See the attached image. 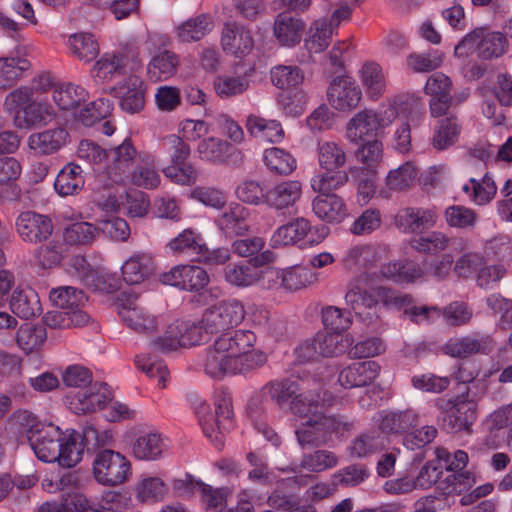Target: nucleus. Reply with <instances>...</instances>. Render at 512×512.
I'll list each match as a JSON object with an SVG mask.
<instances>
[{"label": "nucleus", "instance_id": "44", "mask_svg": "<svg viewBox=\"0 0 512 512\" xmlns=\"http://www.w3.org/2000/svg\"><path fill=\"white\" fill-rule=\"evenodd\" d=\"M233 150L232 145L217 137L203 139L197 147L200 159L214 164L225 163Z\"/></svg>", "mask_w": 512, "mask_h": 512}, {"label": "nucleus", "instance_id": "13", "mask_svg": "<svg viewBox=\"0 0 512 512\" xmlns=\"http://www.w3.org/2000/svg\"><path fill=\"white\" fill-rule=\"evenodd\" d=\"M274 260L270 250L260 252L250 260L229 264L224 269L225 280L232 286L245 288L257 284L258 267L267 265Z\"/></svg>", "mask_w": 512, "mask_h": 512}, {"label": "nucleus", "instance_id": "7", "mask_svg": "<svg viewBox=\"0 0 512 512\" xmlns=\"http://www.w3.org/2000/svg\"><path fill=\"white\" fill-rule=\"evenodd\" d=\"M215 414L209 411L206 403L196 409L199 424L204 435L214 443L217 449L224 446V435L233 428V410L230 393L219 389L214 395Z\"/></svg>", "mask_w": 512, "mask_h": 512}, {"label": "nucleus", "instance_id": "48", "mask_svg": "<svg viewBox=\"0 0 512 512\" xmlns=\"http://www.w3.org/2000/svg\"><path fill=\"white\" fill-rule=\"evenodd\" d=\"M359 77L370 98L377 99L384 93L386 82L379 64L366 62L359 71Z\"/></svg>", "mask_w": 512, "mask_h": 512}, {"label": "nucleus", "instance_id": "36", "mask_svg": "<svg viewBox=\"0 0 512 512\" xmlns=\"http://www.w3.org/2000/svg\"><path fill=\"white\" fill-rule=\"evenodd\" d=\"M245 126L248 133L260 141L279 143L284 138V130L277 120L251 114L247 117Z\"/></svg>", "mask_w": 512, "mask_h": 512}, {"label": "nucleus", "instance_id": "18", "mask_svg": "<svg viewBox=\"0 0 512 512\" xmlns=\"http://www.w3.org/2000/svg\"><path fill=\"white\" fill-rule=\"evenodd\" d=\"M15 227L23 241L34 244L49 239L54 230L52 220L48 216L34 211L20 213L16 219Z\"/></svg>", "mask_w": 512, "mask_h": 512}, {"label": "nucleus", "instance_id": "14", "mask_svg": "<svg viewBox=\"0 0 512 512\" xmlns=\"http://www.w3.org/2000/svg\"><path fill=\"white\" fill-rule=\"evenodd\" d=\"M62 503L67 512H124L127 505L126 498L115 491L103 493L99 502H91L81 493H72Z\"/></svg>", "mask_w": 512, "mask_h": 512}, {"label": "nucleus", "instance_id": "30", "mask_svg": "<svg viewBox=\"0 0 512 512\" xmlns=\"http://www.w3.org/2000/svg\"><path fill=\"white\" fill-rule=\"evenodd\" d=\"M333 395L324 389H320L316 394H295L290 403V409L293 414L307 420L313 414H317L319 407H329L333 404Z\"/></svg>", "mask_w": 512, "mask_h": 512}, {"label": "nucleus", "instance_id": "19", "mask_svg": "<svg viewBox=\"0 0 512 512\" xmlns=\"http://www.w3.org/2000/svg\"><path fill=\"white\" fill-rule=\"evenodd\" d=\"M160 281L163 284L174 286L186 291H200L209 282L207 272L193 265H178L168 272L160 275Z\"/></svg>", "mask_w": 512, "mask_h": 512}, {"label": "nucleus", "instance_id": "40", "mask_svg": "<svg viewBox=\"0 0 512 512\" xmlns=\"http://www.w3.org/2000/svg\"><path fill=\"white\" fill-rule=\"evenodd\" d=\"M83 186L82 168L74 163L65 165L58 173L54 182V188L61 196L77 194Z\"/></svg>", "mask_w": 512, "mask_h": 512}, {"label": "nucleus", "instance_id": "39", "mask_svg": "<svg viewBox=\"0 0 512 512\" xmlns=\"http://www.w3.org/2000/svg\"><path fill=\"white\" fill-rule=\"evenodd\" d=\"M378 261L377 251L372 245H356L351 247L344 256L343 263L351 272L367 273Z\"/></svg>", "mask_w": 512, "mask_h": 512}, {"label": "nucleus", "instance_id": "8", "mask_svg": "<svg viewBox=\"0 0 512 512\" xmlns=\"http://www.w3.org/2000/svg\"><path fill=\"white\" fill-rule=\"evenodd\" d=\"M508 48L509 41L503 32L478 27L466 34L455 46L454 55L466 58L475 53L481 60H493L503 56Z\"/></svg>", "mask_w": 512, "mask_h": 512}, {"label": "nucleus", "instance_id": "37", "mask_svg": "<svg viewBox=\"0 0 512 512\" xmlns=\"http://www.w3.org/2000/svg\"><path fill=\"white\" fill-rule=\"evenodd\" d=\"M245 348L231 356L230 375L249 376L262 368L268 360L261 350Z\"/></svg>", "mask_w": 512, "mask_h": 512}, {"label": "nucleus", "instance_id": "11", "mask_svg": "<svg viewBox=\"0 0 512 512\" xmlns=\"http://www.w3.org/2000/svg\"><path fill=\"white\" fill-rule=\"evenodd\" d=\"M131 474L130 462L119 452L99 451L93 461V475L97 482L107 486L124 483Z\"/></svg>", "mask_w": 512, "mask_h": 512}, {"label": "nucleus", "instance_id": "26", "mask_svg": "<svg viewBox=\"0 0 512 512\" xmlns=\"http://www.w3.org/2000/svg\"><path fill=\"white\" fill-rule=\"evenodd\" d=\"M379 429L383 433L404 436L419 422V415L413 409L384 410L378 413Z\"/></svg>", "mask_w": 512, "mask_h": 512}, {"label": "nucleus", "instance_id": "29", "mask_svg": "<svg viewBox=\"0 0 512 512\" xmlns=\"http://www.w3.org/2000/svg\"><path fill=\"white\" fill-rule=\"evenodd\" d=\"M249 209L239 203H230L216 218V224L227 236L245 234L249 229Z\"/></svg>", "mask_w": 512, "mask_h": 512}, {"label": "nucleus", "instance_id": "53", "mask_svg": "<svg viewBox=\"0 0 512 512\" xmlns=\"http://www.w3.org/2000/svg\"><path fill=\"white\" fill-rule=\"evenodd\" d=\"M163 440L160 434L149 432L136 438L132 445L134 456L140 460H156L163 452Z\"/></svg>", "mask_w": 512, "mask_h": 512}, {"label": "nucleus", "instance_id": "1", "mask_svg": "<svg viewBox=\"0 0 512 512\" xmlns=\"http://www.w3.org/2000/svg\"><path fill=\"white\" fill-rule=\"evenodd\" d=\"M141 154L145 153L138 152L129 138L109 150L93 141L82 140L77 149L78 158L91 164L98 179L106 186L123 183Z\"/></svg>", "mask_w": 512, "mask_h": 512}, {"label": "nucleus", "instance_id": "9", "mask_svg": "<svg viewBox=\"0 0 512 512\" xmlns=\"http://www.w3.org/2000/svg\"><path fill=\"white\" fill-rule=\"evenodd\" d=\"M435 406L443 415V426L452 433L470 431L477 419V403L469 397V391L450 398H437Z\"/></svg>", "mask_w": 512, "mask_h": 512}, {"label": "nucleus", "instance_id": "43", "mask_svg": "<svg viewBox=\"0 0 512 512\" xmlns=\"http://www.w3.org/2000/svg\"><path fill=\"white\" fill-rule=\"evenodd\" d=\"M461 132L458 118L454 115L446 116L438 121L434 128L432 145L437 150H445L454 145Z\"/></svg>", "mask_w": 512, "mask_h": 512}, {"label": "nucleus", "instance_id": "55", "mask_svg": "<svg viewBox=\"0 0 512 512\" xmlns=\"http://www.w3.org/2000/svg\"><path fill=\"white\" fill-rule=\"evenodd\" d=\"M386 440L380 431H370L358 435L350 444V455L357 458L367 457L385 447Z\"/></svg>", "mask_w": 512, "mask_h": 512}, {"label": "nucleus", "instance_id": "21", "mask_svg": "<svg viewBox=\"0 0 512 512\" xmlns=\"http://www.w3.org/2000/svg\"><path fill=\"white\" fill-rule=\"evenodd\" d=\"M302 196V184L298 180H284L265 191V204L277 211L293 208Z\"/></svg>", "mask_w": 512, "mask_h": 512}, {"label": "nucleus", "instance_id": "3", "mask_svg": "<svg viewBox=\"0 0 512 512\" xmlns=\"http://www.w3.org/2000/svg\"><path fill=\"white\" fill-rule=\"evenodd\" d=\"M62 381L66 387L77 389L65 397L68 408L75 414L93 413L111 401L108 385L93 383L92 372L82 365H69L62 373Z\"/></svg>", "mask_w": 512, "mask_h": 512}, {"label": "nucleus", "instance_id": "16", "mask_svg": "<svg viewBox=\"0 0 512 512\" xmlns=\"http://www.w3.org/2000/svg\"><path fill=\"white\" fill-rule=\"evenodd\" d=\"M496 349L493 337L482 333H472L455 337L444 345L445 354L456 358H467L475 354H490Z\"/></svg>", "mask_w": 512, "mask_h": 512}, {"label": "nucleus", "instance_id": "54", "mask_svg": "<svg viewBox=\"0 0 512 512\" xmlns=\"http://www.w3.org/2000/svg\"><path fill=\"white\" fill-rule=\"evenodd\" d=\"M99 235V229L93 223L73 221L63 232V239L68 245H90Z\"/></svg>", "mask_w": 512, "mask_h": 512}, {"label": "nucleus", "instance_id": "52", "mask_svg": "<svg viewBox=\"0 0 512 512\" xmlns=\"http://www.w3.org/2000/svg\"><path fill=\"white\" fill-rule=\"evenodd\" d=\"M418 168L414 162L408 161L396 169L389 171L385 183L389 190L402 192L409 190L415 183Z\"/></svg>", "mask_w": 512, "mask_h": 512}, {"label": "nucleus", "instance_id": "12", "mask_svg": "<svg viewBox=\"0 0 512 512\" xmlns=\"http://www.w3.org/2000/svg\"><path fill=\"white\" fill-rule=\"evenodd\" d=\"M245 317L243 304L238 300L223 301L205 310L201 323L206 333L215 334L242 322Z\"/></svg>", "mask_w": 512, "mask_h": 512}, {"label": "nucleus", "instance_id": "56", "mask_svg": "<svg viewBox=\"0 0 512 512\" xmlns=\"http://www.w3.org/2000/svg\"><path fill=\"white\" fill-rule=\"evenodd\" d=\"M173 329L179 334L183 348L200 345L208 341V335H210V333H206V328L201 320L198 323L176 320L173 322Z\"/></svg>", "mask_w": 512, "mask_h": 512}, {"label": "nucleus", "instance_id": "35", "mask_svg": "<svg viewBox=\"0 0 512 512\" xmlns=\"http://www.w3.org/2000/svg\"><path fill=\"white\" fill-rule=\"evenodd\" d=\"M467 240L463 238H450L441 231H432L426 236L411 241V246L418 252L426 254H437L446 250L449 246H459L460 250L465 249Z\"/></svg>", "mask_w": 512, "mask_h": 512}, {"label": "nucleus", "instance_id": "27", "mask_svg": "<svg viewBox=\"0 0 512 512\" xmlns=\"http://www.w3.org/2000/svg\"><path fill=\"white\" fill-rule=\"evenodd\" d=\"M115 96L120 99V107L127 113L140 112L144 107V89L142 80L135 76H129L123 83L113 88Z\"/></svg>", "mask_w": 512, "mask_h": 512}, {"label": "nucleus", "instance_id": "24", "mask_svg": "<svg viewBox=\"0 0 512 512\" xmlns=\"http://www.w3.org/2000/svg\"><path fill=\"white\" fill-rule=\"evenodd\" d=\"M379 372L380 365L376 361L355 362L340 372L338 381L346 389L364 387L371 384Z\"/></svg>", "mask_w": 512, "mask_h": 512}, {"label": "nucleus", "instance_id": "28", "mask_svg": "<svg viewBox=\"0 0 512 512\" xmlns=\"http://www.w3.org/2000/svg\"><path fill=\"white\" fill-rule=\"evenodd\" d=\"M122 321L138 333H152L160 324L159 317L150 314L143 307L129 302L118 307Z\"/></svg>", "mask_w": 512, "mask_h": 512}, {"label": "nucleus", "instance_id": "62", "mask_svg": "<svg viewBox=\"0 0 512 512\" xmlns=\"http://www.w3.org/2000/svg\"><path fill=\"white\" fill-rule=\"evenodd\" d=\"M47 338L46 329L42 325H32L26 323L17 331L16 342L21 350L25 353L37 349Z\"/></svg>", "mask_w": 512, "mask_h": 512}, {"label": "nucleus", "instance_id": "42", "mask_svg": "<svg viewBox=\"0 0 512 512\" xmlns=\"http://www.w3.org/2000/svg\"><path fill=\"white\" fill-rule=\"evenodd\" d=\"M10 308L20 318L35 317L41 310L38 294L31 288L15 290L10 300Z\"/></svg>", "mask_w": 512, "mask_h": 512}, {"label": "nucleus", "instance_id": "61", "mask_svg": "<svg viewBox=\"0 0 512 512\" xmlns=\"http://www.w3.org/2000/svg\"><path fill=\"white\" fill-rule=\"evenodd\" d=\"M446 224L451 228L472 230L478 222V214L463 205H450L444 211Z\"/></svg>", "mask_w": 512, "mask_h": 512}, {"label": "nucleus", "instance_id": "45", "mask_svg": "<svg viewBox=\"0 0 512 512\" xmlns=\"http://www.w3.org/2000/svg\"><path fill=\"white\" fill-rule=\"evenodd\" d=\"M178 56L168 50L155 55L148 64L147 73L152 81H163L172 77L178 68Z\"/></svg>", "mask_w": 512, "mask_h": 512}, {"label": "nucleus", "instance_id": "38", "mask_svg": "<svg viewBox=\"0 0 512 512\" xmlns=\"http://www.w3.org/2000/svg\"><path fill=\"white\" fill-rule=\"evenodd\" d=\"M30 69L31 63L25 57H0V89L6 90L15 86Z\"/></svg>", "mask_w": 512, "mask_h": 512}, {"label": "nucleus", "instance_id": "10", "mask_svg": "<svg viewBox=\"0 0 512 512\" xmlns=\"http://www.w3.org/2000/svg\"><path fill=\"white\" fill-rule=\"evenodd\" d=\"M327 233V227L312 226L309 220L298 217L278 227L272 234L270 243L273 248L294 244L313 246L322 242Z\"/></svg>", "mask_w": 512, "mask_h": 512}, {"label": "nucleus", "instance_id": "49", "mask_svg": "<svg viewBox=\"0 0 512 512\" xmlns=\"http://www.w3.org/2000/svg\"><path fill=\"white\" fill-rule=\"evenodd\" d=\"M167 248L175 255L198 256L203 252L204 242L200 234L185 229L167 244Z\"/></svg>", "mask_w": 512, "mask_h": 512}, {"label": "nucleus", "instance_id": "51", "mask_svg": "<svg viewBox=\"0 0 512 512\" xmlns=\"http://www.w3.org/2000/svg\"><path fill=\"white\" fill-rule=\"evenodd\" d=\"M443 466L438 460L428 461L419 471L413 484L401 480L397 483L398 487L395 490L398 493L410 491L412 488L427 489L436 484L442 474Z\"/></svg>", "mask_w": 512, "mask_h": 512}, {"label": "nucleus", "instance_id": "22", "mask_svg": "<svg viewBox=\"0 0 512 512\" xmlns=\"http://www.w3.org/2000/svg\"><path fill=\"white\" fill-rule=\"evenodd\" d=\"M328 101L339 111L355 108L361 100V90L349 77H338L333 80L327 91Z\"/></svg>", "mask_w": 512, "mask_h": 512}, {"label": "nucleus", "instance_id": "5", "mask_svg": "<svg viewBox=\"0 0 512 512\" xmlns=\"http://www.w3.org/2000/svg\"><path fill=\"white\" fill-rule=\"evenodd\" d=\"M353 429V422L342 414H313L297 426L295 434L301 447L326 445Z\"/></svg>", "mask_w": 512, "mask_h": 512}, {"label": "nucleus", "instance_id": "63", "mask_svg": "<svg viewBox=\"0 0 512 512\" xmlns=\"http://www.w3.org/2000/svg\"><path fill=\"white\" fill-rule=\"evenodd\" d=\"M213 87L220 98L227 99L243 94L249 87V80L244 76L218 75Z\"/></svg>", "mask_w": 512, "mask_h": 512}, {"label": "nucleus", "instance_id": "47", "mask_svg": "<svg viewBox=\"0 0 512 512\" xmlns=\"http://www.w3.org/2000/svg\"><path fill=\"white\" fill-rule=\"evenodd\" d=\"M49 298L55 307L73 312L82 310L81 306H83L87 300L84 292L73 286L53 288L49 293Z\"/></svg>", "mask_w": 512, "mask_h": 512}, {"label": "nucleus", "instance_id": "64", "mask_svg": "<svg viewBox=\"0 0 512 512\" xmlns=\"http://www.w3.org/2000/svg\"><path fill=\"white\" fill-rule=\"evenodd\" d=\"M69 47L80 60L90 62L99 54V45L89 33L74 34L69 37Z\"/></svg>", "mask_w": 512, "mask_h": 512}, {"label": "nucleus", "instance_id": "34", "mask_svg": "<svg viewBox=\"0 0 512 512\" xmlns=\"http://www.w3.org/2000/svg\"><path fill=\"white\" fill-rule=\"evenodd\" d=\"M121 270L123 280L127 284H140L155 270L153 257L148 253H135L125 261Z\"/></svg>", "mask_w": 512, "mask_h": 512}, {"label": "nucleus", "instance_id": "15", "mask_svg": "<svg viewBox=\"0 0 512 512\" xmlns=\"http://www.w3.org/2000/svg\"><path fill=\"white\" fill-rule=\"evenodd\" d=\"M438 218L435 207H403L395 215V225L403 233L420 234L434 228Z\"/></svg>", "mask_w": 512, "mask_h": 512}, {"label": "nucleus", "instance_id": "32", "mask_svg": "<svg viewBox=\"0 0 512 512\" xmlns=\"http://www.w3.org/2000/svg\"><path fill=\"white\" fill-rule=\"evenodd\" d=\"M214 22L210 14L202 13L180 23L176 30V38L181 43H191L202 40L213 29Z\"/></svg>", "mask_w": 512, "mask_h": 512}, {"label": "nucleus", "instance_id": "58", "mask_svg": "<svg viewBox=\"0 0 512 512\" xmlns=\"http://www.w3.org/2000/svg\"><path fill=\"white\" fill-rule=\"evenodd\" d=\"M87 91L79 85L72 83L61 85L54 89L52 98L61 110L77 108L81 102L87 99Z\"/></svg>", "mask_w": 512, "mask_h": 512}, {"label": "nucleus", "instance_id": "6", "mask_svg": "<svg viewBox=\"0 0 512 512\" xmlns=\"http://www.w3.org/2000/svg\"><path fill=\"white\" fill-rule=\"evenodd\" d=\"M256 335L250 330H236L219 336L206 353L204 370L214 379L230 375L231 356L245 348H253Z\"/></svg>", "mask_w": 512, "mask_h": 512}, {"label": "nucleus", "instance_id": "31", "mask_svg": "<svg viewBox=\"0 0 512 512\" xmlns=\"http://www.w3.org/2000/svg\"><path fill=\"white\" fill-rule=\"evenodd\" d=\"M68 132L62 127L51 128L29 136V147L37 154L51 155L59 151L68 140Z\"/></svg>", "mask_w": 512, "mask_h": 512}, {"label": "nucleus", "instance_id": "25", "mask_svg": "<svg viewBox=\"0 0 512 512\" xmlns=\"http://www.w3.org/2000/svg\"><path fill=\"white\" fill-rule=\"evenodd\" d=\"M221 45L227 53L242 57L252 50L254 41L250 31L244 26L236 22H229L224 25L222 30Z\"/></svg>", "mask_w": 512, "mask_h": 512}, {"label": "nucleus", "instance_id": "50", "mask_svg": "<svg viewBox=\"0 0 512 512\" xmlns=\"http://www.w3.org/2000/svg\"><path fill=\"white\" fill-rule=\"evenodd\" d=\"M299 387L296 381L285 378L282 380H272L265 384L261 389L262 398L283 405L298 392Z\"/></svg>", "mask_w": 512, "mask_h": 512}, {"label": "nucleus", "instance_id": "23", "mask_svg": "<svg viewBox=\"0 0 512 512\" xmlns=\"http://www.w3.org/2000/svg\"><path fill=\"white\" fill-rule=\"evenodd\" d=\"M312 211L320 220L339 224L349 216L345 200L335 193L318 194L312 200Z\"/></svg>", "mask_w": 512, "mask_h": 512}, {"label": "nucleus", "instance_id": "2", "mask_svg": "<svg viewBox=\"0 0 512 512\" xmlns=\"http://www.w3.org/2000/svg\"><path fill=\"white\" fill-rule=\"evenodd\" d=\"M78 440L76 431L65 435L58 426L45 423L32 433L28 442L40 461L71 468L82 460L83 447Z\"/></svg>", "mask_w": 512, "mask_h": 512}, {"label": "nucleus", "instance_id": "41", "mask_svg": "<svg viewBox=\"0 0 512 512\" xmlns=\"http://www.w3.org/2000/svg\"><path fill=\"white\" fill-rule=\"evenodd\" d=\"M132 183L145 189L156 188L160 176L156 170L155 157L149 153L141 154L136 168L129 175Z\"/></svg>", "mask_w": 512, "mask_h": 512}, {"label": "nucleus", "instance_id": "59", "mask_svg": "<svg viewBox=\"0 0 512 512\" xmlns=\"http://www.w3.org/2000/svg\"><path fill=\"white\" fill-rule=\"evenodd\" d=\"M333 27L327 19H318L310 27V37L305 47L310 54L323 52L330 44L334 33Z\"/></svg>", "mask_w": 512, "mask_h": 512}, {"label": "nucleus", "instance_id": "46", "mask_svg": "<svg viewBox=\"0 0 512 512\" xmlns=\"http://www.w3.org/2000/svg\"><path fill=\"white\" fill-rule=\"evenodd\" d=\"M89 319V315L83 310L73 312L60 309L47 312L43 317V323L51 329H69L81 327L87 324Z\"/></svg>", "mask_w": 512, "mask_h": 512}, {"label": "nucleus", "instance_id": "20", "mask_svg": "<svg viewBox=\"0 0 512 512\" xmlns=\"http://www.w3.org/2000/svg\"><path fill=\"white\" fill-rule=\"evenodd\" d=\"M388 125L381 113L364 109L355 114L347 124V137L351 142L359 143L377 136L380 129Z\"/></svg>", "mask_w": 512, "mask_h": 512}, {"label": "nucleus", "instance_id": "57", "mask_svg": "<svg viewBox=\"0 0 512 512\" xmlns=\"http://www.w3.org/2000/svg\"><path fill=\"white\" fill-rule=\"evenodd\" d=\"M263 161L270 172L279 175H289L296 169V159L288 151L278 147L266 149Z\"/></svg>", "mask_w": 512, "mask_h": 512}, {"label": "nucleus", "instance_id": "60", "mask_svg": "<svg viewBox=\"0 0 512 512\" xmlns=\"http://www.w3.org/2000/svg\"><path fill=\"white\" fill-rule=\"evenodd\" d=\"M348 179L349 176L345 171L325 170V172L315 174L310 180V185L312 190L319 194L332 193L344 186Z\"/></svg>", "mask_w": 512, "mask_h": 512}, {"label": "nucleus", "instance_id": "17", "mask_svg": "<svg viewBox=\"0 0 512 512\" xmlns=\"http://www.w3.org/2000/svg\"><path fill=\"white\" fill-rule=\"evenodd\" d=\"M352 342L353 339L349 335L318 332L311 343L301 346L300 351L306 360L313 359L316 355L335 357L344 353Z\"/></svg>", "mask_w": 512, "mask_h": 512}, {"label": "nucleus", "instance_id": "4", "mask_svg": "<svg viewBox=\"0 0 512 512\" xmlns=\"http://www.w3.org/2000/svg\"><path fill=\"white\" fill-rule=\"evenodd\" d=\"M369 280L367 273L359 274L354 277L347 285L345 294L346 304L360 316L363 320L372 322L378 317L377 309L379 301L384 305H392L402 308L406 303L411 302V296L407 294L396 293L392 289L386 287H376L367 289L365 284Z\"/></svg>", "mask_w": 512, "mask_h": 512}, {"label": "nucleus", "instance_id": "33", "mask_svg": "<svg viewBox=\"0 0 512 512\" xmlns=\"http://www.w3.org/2000/svg\"><path fill=\"white\" fill-rule=\"evenodd\" d=\"M304 22L286 13L279 14L274 21L273 35L281 46L294 47L300 43Z\"/></svg>", "mask_w": 512, "mask_h": 512}]
</instances>
